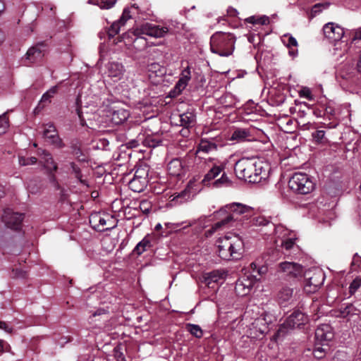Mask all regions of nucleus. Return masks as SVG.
Wrapping results in <instances>:
<instances>
[{
  "instance_id": "57",
  "label": "nucleus",
  "mask_w": 361,
  "mask_h": 361,
  "mask_svg": "<svg viewBox=\"0 0 361 361\" xmlns=\"http://www.w3.org/2000/svg\"><path fill=\"white\" fill-rule=\"evenodd\" d=\"M26 276V273L20 269H13V277L15 278H25Z\"/></svg>"
},
{
  "instance_id": "56",
  "label": "nucleus",
  "mask_w": 361,
  "mask_h": 361,
  "mask_svg": "<svg viewBox=\"0 0 361 361\" xmlns=\"http://www.w3.org/2000/svg\"><path fill=\"white\" fill-rule=\"evenodd\" d=\"M10 348L11 346L8 343L4 340H0V353H3L4 351H9Z\"/></svg>"
},
{
  "instance_id": "32",
  "label": "nucleus",
  "mask_w": 361,
  "mask_h": 361,
  "mask_svg": "<svg viewBox=\"0 0 361 361\" xmlns=\"http://www.w3.org/2000/svg\"><path fill=\"white\" fill-rule=\"evenodd\" d=\"M329 350V346L326 344H318L315 342L313 355L317 359H322L325 357L326 353Z\"/></svg>"
},
{
  "instance_id": "19",
  "label": "nucleus",
  "mask_w": 361,
  "mask_h": 361,
  "mask_svg": "<svg viewBox=\"0 0 361 361\" xmlns=\"http://www.w3.org/2000/svg\"><path fill=\"white\" fill-rule=\"evenodd\" d=\"M219 145L216 138H202L198 144L196 154L199 152L208 154L216 151Z\"/></svg>"
},
{
  "instance_id": "38",
  "label": "nucleus",
  "mask_w": 361,
  "mask_h": 361,
  "mask_svg": "<svg viewBox=\"0 0 361 361\" xmlns=\"http://www.w3.org/2000/svg\"><path fill=\"white\" fill-rule=\"evenodd\" d=\"M295 240L296 238L289 236L282 239L281 247L286 251L285 254H289V252L295 247Z\"/></svg>"
},
{
  "instance_id": "26",
  "label": "nucleus",
  "mask_w": 361,
  "mask_h": 361,
  "mask_svg": "<svg viewBox=\"0 0 361 361\" xmlns=\"http://www.w3.org/2000/svg\"><path fill=\"white\" fill-rule=\"evenodd\" d=\"M180 126L186 129L192 128L195 124V115L192 112H185L180 115Z\"/></svg>"
},
{
  "instance_id": "33",
  "label": "nucleus",
  "mask_w": 361,
  "mask_h": 361,
  "mask_svg": "<svg viewBox=\"0 0 361 361\" xmlns=\"http://www.w3.org/2000/svg\"><path fill=\"white\" fill-rule=\"evenodd\" d=\"M237 102L236 98L230 93H226L220 98V103L228 108L234 107Z\"/></svg>"
},
{
  "instance_id": "17",
  "label": "nucleus",
  "mask_w": 361,
  "mask_h": 361,
  "mask_svg": "<svg viewBox=\"0 0 361 361\" xmlns=\"http://www.w3.org/2000/svg\"><path fill=\"white\" fill-rule=\"evenodd\" d=\"M279 268L282 272L291 277H298L302 274V267L294 262H281L279 264Z\"/></svg>"
},
{
  "instance_id": "11",
  "label": "nucleus",
  "mask_w": 361,
  "mask_h": 361,
  "mask_svg": "<svg viewBox=\"0 0 361 361\" xmlns=\"http://www.w3.org/2000/svg\"><path fill=\"white\" fill-rule=\"evenodd\" d=\"M43 126V137L46 140V141L56 148H63L65 147V144L59 136L58 132L54 123H48L44 124Z\"/></svg>"
},
{
  "instance_id": "21",
  "label": "nucleus",
  "mask_w": 361,
  "mask_h": 361,
  "mask_svg": "<svg viewBox=\"0 0 361 361\" xmlns=\"http://www.w3.org/2000/svg\"><path fill=\"white\" fill-rule=\"evenodd\" d=\"M269 176V169L267 166H264L262 162L256 161V167L252 176V183H260L262 180H266Z\"/></svg>"
},
{
  "instance_id": "46",
  "label": "nucleus",
  "mask_w": 361,
  "mask_h": 361,
  "mask_svg": "<svg viewBox=\"0 0 361 361\" xmlns=\"http://www.w3.org/2000/svg\"><path fill=\"white\" fill-rule=\"evenodd\" d=\"M329 3L325 4H317L314 5L311 10V18L315 17L317 14H319L322 11V8H327L329 6Z\"/></svg>"
},
{
  "instance_id": "52",
  "label": "nucleus",
  "mask_w": 361,
  "mask_h": 361,
  "mask_svg": "<svg viewBox=\"0 0 361 361\" xmlns=\"http://www.w3.org/2000/svg\"><path fill=\"white\" fill-rule=\"evenodd\" d=\"M8 127V120L6 114L0 116V134L4 133Z\"/></svg>"
},
{
  "instance_id": "39",
  "label": "nucleus",
  "mask_w": 361,
  "mask_h": 361,
  "mask_svg": "<svg viewBox=\"0 0 361 361\" xmlns=\"http://www.w3.org/2000/svg\"><path fill=\"white\" fill-rule=\"evenodd\" d=\"M339 311L341 316L343 317L358 314V310L352 304H348L345 307H341Z\"/></svg>"
},
{
  "instance_id": "43",
  "label": "nucleus",
  "mask_w": 361,
  "mask_h": 361,
  "mask_svg": "<svg viewBox=\"0 0 361 361\" xmlns=\"http://www.w3.org/2000/svg\"><path fill=\"white\" fill-rule=\"evenodd\" d=\"M213 185L216 188L228 187L231 185V181L225 173H223L221 178L216 180Z\"/></svg>"
},
{
  "instance_id": "1",
  "label": "nucleus",
  "mask_w": 361,
  "mask_h": 361,
  "mask_svg": "<svg viewBox=\"0 0 361 361\" xmlns=\"http://www.w3.org/2000/svg\"><path fill=\"white\" fill-rule=\"evenodd\" d=\"M219 256L224 260L238 259L241 257L244 243L238 235H225L217 241Z\"/></svg>"
},
{
  "instance_id": "3",
  "label": "nucleus",
  "mask_w": 361,
  "mask_h": 361,
  "mask_svg": "<svg viewBox=\"0 0 361 361\" xmlns=\"http://www.w3.org/2000/svg\"><path fill=\"white\" fill-rule=\"evenodd\" d=\"M218 216L226 214L230 222L233 226H238V222L248 219L251 216V208L247 205L233 202L227 204L216 212Z\"/></svg>"
},
{
  "instance_id": "50",
  "label": "nucleus",
  "mask_w": 361,
  "mask_h": 361,
  "mask_svg": "<svg viewBox=\"0 0 361 361\" xmlns=\"http://www.w3.org/2000/svg\"><path fill=\"white\" fill-rule=\"evenodd\" d=\"M161 142V140L154 139L152 137H147L143 141V144L145 146H148L149 147H153V148L159 146Z\"/></svg>"
},
{
  "instance_id": "14",
  "label": "nucleus",
  "mask_w": 361,
  "mask_h": 361,
  "mask_svg": "<svg viewBox=\"0 0 361 361\" xmlns=\"http://www.w3.org/2000/svg\"><path fill=\"white\" fill-rule=\"evenodd\" d=\"M323 31L325 37L332 42L341 40L344 35L343 28L334 23L325 24Z\"/></svg>"
},
{
  "instance_id": "62",
  "label": "nucleus",
  "mask_w": 361,
  "mask_h": 361,
  "mask_svg": "<svg viewBox=\"0 0 361 361\" xmlns=\"http://www.w3.org/2000/svg\"><path fill=\"white\" fill-rule=\"evenodd\" d=\"M148 204L147 202V201H142L140 203V208L144 212H149V209L146 207V206Z\"/></svg>"
},
{
  "instance_id": "40",
  "label": "nucleus",
  "mask_w": 361,
  "mask_h": 361,
  "mask_svg": "<svg viewBox=\"0 0 361 361\" xmlns=\"http://www.w3.org/2000/svg\"><path fill=\"white\" fill-rule=\"evenodd\" d=\"M223 278V274L218 270L212 271L207 274L205 276V282L209 285L211 283L218 282L219 279Z\"/></svg>"
},
{
  "instance_id": "55",
  "label": "nucleus",
  "mask_w": 361,
  "mask_h": 361,
  "mask_svg": "<svg viewBox=\"0 0 361 361\" xmlns=\"http://www.w3.org/2000/svg\"><path fill=\"white\" fill-rule=\"evenodd\" d=\"M254 223L257 226H266L269 224V221L264 217H257L254 219Z\"/></svg>"
},
{
  "instance_id": "41",
  "label": "nucleus",
  "mask_w": 361,
  "mask_h": 361,
  "mask_svg": "<svg viewBox=\"0 0 361 361\" xmlns=\"http://www.w3.org/2000/svg\"><path fill=\"white\" fill-rule=\"evenodd\" d=\"M58 86L51 87L49 90L43 94L39 105L43 103H50L51 99L56 94Z\"/></svg>"
},
{
  "instance_id": "51",
  "label": "nucleus",
  "mask_w": 361,
  "mask_h": 361,
  "mask_svg": "<svg viewBox=\"0 0 361 361\" xmlns=\"http://www.w3.org/2000/svg\"><path fill=\"white\" fill-rule=\"evenodd\" d=\"M361 286V276L355 278L350 283L349 289L350 294H354Z\"/></svg>"
},
{
  "instance_id": "4",
  "label": "nucleus",
  "mask_w": 361,
  "mask_h": 361,
  "mask_svg": "<svg viewBox=\"0 0 361 361\" xmlns=\"http://www.w3.org/2000/svg\"><path fill=\"white\" fill-rule=\"evenodd\" d=\"M288 185L293 191L301 195L310 193L315 187L312 179L303 173H295L289 180Z\"/></svg>"
},
{
  "instance_id": "58",
  "label": "nucleus",
  "mask_w": 361,
  "mask_h": 361,
  "mask_svg": "<svg viewBox=\"0 0 361 361\" xmlns=\"http://www.w3.org/2000/svg\"><path fill=\"white\" fill-rule=\"evenodd\" d=\"M298 46V42L295 37L291 35L288 36V41L287 47L290 49L292 47H296Z\"/></svg>"
},
{
  "instance_id": "61",
  "label": "nucleus",
  "mask_w": 361,
  "mask_h": 361,
  "mask_svg": "<svg viewBox=\"0 0 361 361\" xmlns=\"http://www.w3.org/2000/svg\"><path fill=\"white\" fill-rule=\"evenodd\" d=\"M185 222H181V223H176V224H173V223H166L165 225L166 226V227L168 228H178V227H180V226H182Z\"/></svg>"
},
{
  "instance_id": "59",
  "label": "nucleus",
  "mask_w": 361,
  "mask_h": 361,
  "mask_svg": "<svg viewBox=\"0 0 361 361\" xmlns=\"http://www.w3.org/2000/svg\"><path fill=\"white\" fill-rule=\"evenodd\" d=\"M300 94V96L305 97L307 99H308L309 100L312 99V94H311L310 89H308V88H305V89L302 90Z\"/></svg>"
},
{
  "instance_id": "24",
  "label": "nucleus",
  "mask_w": 361,
  "mask_h": 361,
  "mask_svg": "<svg viewBox=\"0 0 361 361\" xmlns=\"http://www.w3.org/2000/svg\"><path fill=\"white\" fill-rule=\"evenodd\" d=\"M250 135V132L248 129L237 128L233 130L231 140H235L238 142H245L249 140Z\"/></svg>"
},
{
  "instance_id": "2",
  "label": "nucleus",
  "mask_w": 361,
  "mask_h": 361,
  "mask_svg": "<svg viewBox=\"0 0 361 361\" xmlns=\"http://www.w3.org/2000/svg\"><path fill=\"white\" fill-rule=\"evenodd\" d=\"M235 41L236 38L232 33L216 32L211 37L210 49L220 56L228 57L235 49Z\"/></svg>"
},
{
  "instance_id": "34",
  "label": "nucleus",
  "mask_w": 361,
  "mask_h": 361,
  "mask_svg": "<svg viewBox=\"0 0 361 361\" xmlns=\"http://www.w3.org/2000/svg\"><path fill=\"white\" fill-rule=\"evenodd\" d=\"M245 23H251L252 25H267L269 23V18L266 16L257 17L255 16L248 17L245 19Z\"/></svg>"
},
{
  "instance_id": "7",
  "label": "nucleus",
  "mask_w": 361,
  "mask_h": 361,
  "mask_svg": "<svg viewBox=\"0 0 361 361\" xmlns=\"http://www.w3.org/2000/svg\"><path fill=\"white\" fill-rule=\"evenodd\" d=\"M46 51L47 45L44 42H39L28 49L22 59V61L27 66L32 63H39L42 61Z\"/></svg>"
},
{
  "instance_id": "23",
  "label": "nucleus",
  "mask_w": 361,
  "mask_h": 361,
  "mask_svg": "<svg viewBox=\"0 0 361 361\" xmlns=\"http://www.w3.org/2000/svg\"><path fill=\"white\" fill-rule=\"evenodd\" d=\"M190 79V71L189 68L184 69L182 72V77L176 83L174 91L180 94L187 86L188 81Z\"/></svg>"
},
{
  "instance_id": "5",
  "label": "nucleus",
  "mask_w": 361,
  "mask_h": 361,
  "mask_svg": "<svg viewBox=\"0 0 361 361\" xmlns=\"http://www.w3.org/2000/svg\"><path fill=\"white\" fill-rule=\"evenodd\" d=\"M256 161L248 158H242L238 160L234 167L236 176L249 183H252Z\"/></svg>"
},
{
  "instance_id": "37",
  "label": "nucleus",
  "mask_w": 361,
  "mask_h": 361,
  "mask_svg": "<svg viewBox=\"0 0 361 361\" xmlns=\"http://www.w3.org/2000/svg\"><path fill=\"white\" fill-rule=\"evenodd\" d=\"M338 76L348 81L353 80L355 76L354 69L350 66L343 67L340 71Z\"/></svg>"
},
{
  "instance_id": "28",
  "label": "nucleus",
  "mask_w": 361,
  "mask_h": 361,
  "mask_svg": "<svg viewBox=\"0 0 361 361\" xmlns=\"http://www.w3.org/2000/svg\"><path fill=\"white\" fill-rule=\"evenodd\" d=\"M130 116L129 111L123 109H120L114 111L112 114L111 120L113 123L119 125L126 121Z\"/></svg>"
},
{
  "instance_id": "64",
  "label": "nucleus",
  "mask_w": 361,
  "mask_h": 361,
  "mask_svg": "<svg viewBox=\"0 0 361 361\" xmlns=\"http://www.w3.org/2000/svg\"><path fill=\"white\" fill-rule=\"evenodd\" d=\"M326 114H329L331 115H334L335 114V111L334 109H333L330 106H328L326 108Z\"/></svg>"
},
{
  "instance_id": "44",
  "label": "nucleus",
  "mask_w": 361,
  "mask_h": 361,
  "mask_svg": "<svg viewBox=\"0 0 361 361\" xmlns=\"http://www.w3.org/2000/svg\"><path fill=\"white\" fill-rule=\"evenodd\" d=\"M70 166L72 169V173L74 174L75 177L83 185H87V181L82 179V175L81 173V170L80 167L76 165L74 162L70 163Z\"/></svg>"
},
{
  "instance_id": "36",
  "label": "nucleus",
  "mask_w": 361,
  "mask_h": 361,
  "mask_svg": "<svg viewBox=\"0 0 361 361\" xmlns=\"http://www.w3.org/2000/svg\"><path fill=\"white\" fill-rule=\"evenodd\" d=\"M117 0H88L89 4L97 5L102 9H109L112 8Z\"/></svg>"
},
{
  "instance_id": "22",
  "label": "nucleus",
  "mask_w": 361,
  "mask_h": 361,
  "mask_svg": "<svg viewBox=\"0 0 361 361\" xmlns=\"http://www.w3.org/2000/svg\"><path fill=\"white\" fill-rule=\"evenodd\" d=\"M168 173L170 176L180 177L184 173L182 161L179 159H173L168 164Z\"/></svg>"
},
{
  "instance_id": "42",
  "label": "nucleus",
  "mask_w": 361,
  "mask_h": 361,
  "mask_svg": "<svg viewBox=\"0 0 361 361\" xmlns=\"http://www.w3.org/2000/svg\"><path fill=\"white\" fill-rule=\"evenodd\" d=\"M186 329L192 336L197 338H200L203 336V331L197 324H187Z\"/></svg>"
},
{
  "instance_id": "30",
  "label": "nucleus",
  "mask_w": 361,
  "mask_h": 361,
  "mask_svg": "<svg viewBox=\"0 0 361 361\" xmlns=\"http://www.w3.org/2000/svg\"><path fill=\"white\" fill-rule=\"evenodd\" d=\"M252 287V281L245 279H239L236 282L235 290L238 293L242 291V295H247Z\"/></svg>"
},
{
  "instance_id": "9",
  "label": "nucleus",
  "mask_w": 361,
  "mask_h": 361,
  "mask_svg": "<svg viewBox=\"0 0 361 361\" xmlns=\"http://www.w3.org/2000/svg\"><path fill=\"white\" fill-rule=\"evenodd\" d=\"M148 171L145 168L137 169L134 174V177L131 179L128 185L134 192H140L145 190L148 183Z\"/></svg>"
},
{
  "instance_id": "16",
  "label": "nucleus",
  "mask_w": 361,
  "mask_h": 361,
  "mask_svg": "<svg viewBox=\"0 0 361 361\" xmlns=\"http://www.w3.org/2000/svg\"><path fill=\"white\" fill-rule=\"evenodd\" d=\"M308 322V317L303 312L297 310H295L286 320L284 325L288 328L294 329Z\"/></svg>"
},
{
  "instance_id": "48",
  "label": "nucleus",
  "mask_w": 361,
  "mask_h": 361,
  "mask_svg": "<svg viewBox=\"0 0 361 361\" xmlns=\"http://www.w3.org/2000/svg\"><path fill=\"white\" fill-rule=\"evenodd\" d=\"M18 161L20 166H27L36 164L37 159L35 157H30L27 158H25L24 157H19Z\"/></svg>"
},
{
  "instance_id": "6",
  "label": "nucleus",
  "mask_w": 361,
  "mask_h": 361,
  "mask_svg": "<svg viewBox=\"0 0 361 361\" xmlns=\"http://www.w3.org/2000/svg\"><path fill=\"white\" fill-rule=\"evenodd\" d=\"M213 159H201L198 157L196 160V166L198 169L205 170L207 168H209L208 172L204 175V178L202 182L203 184L207 185L209 184L211 180L214 179L224 169L223 165H216L213 164L212 166L210 164L212 163Z\"/></svg>"
},
{
  "instance_id": "49",
  "label": "nucleus",
  "mask_w": 361,
  "mask_h": 361,
  "mask_svg": "<svg viewBox=\"0 0 361 361\" xmlns=\"http://www.w3.org/2000/svg\"><path fill=\"white\" fill-rule=\"evenodd\" d=\"M312 135L315 142L318 143L324 142L326 140L324 130H317L314 133H313Z\"/></svg>"
},
{
  "instance_id": "47",
  "label": "nucleus",
  "mask_w": 361,
  "mask_h": 361,
  "mask_svg": "<svg viewBox=\"0 0 361 361\" xmlns=\"http://www.w3.org/2000/svg\"><path fill=\"white\" fill-rule=\"evenodd\" d=\"M122 23H120V20L114 22L110 27L108 31V35L110 37H114L116 34L118 33L121 27L123 26Z\"/></svg>"
},
{
  "instance_id": "54",
  "label": "nucleus",
  "mask_w": 361,
  "mask_h": 361,
  "mask_svg": "<svg viewBox=\"0 0 361 361\" xmlns=\"http://www.w3.org/2000/svg\"><path fill=\"white\" fill-rule=\"evenodd\" d=\"M0 329H3L8 334H13V328L10 326L6 322L0 321Z\"/></svg>"
},
{
  "instance_id": "53",
  "label": "nucleus",
  "mask_w": 361,
  "mask_h": 361,
  "mask_svg": "<svg viewBox=\"0 0 361 361\" xmlns=\"http://www.w3.org/2000/svg\"><path fill=\"white\" fill-rule=\"evenodd\" d=\"M131 18L130 15V11L128 8H125L123 10V14L121 17L120 18L119 20L120 23H122V25H125L126 21Z\"/></svg>"
},
{
  "instance_id": "27",
  "label": "nucleus",
  "mask_w": 361,
  "mask_h": 361,
  "mask_svg": "<svg viewBox=\"0 0 361 361\" xmlns=\"http://www.w3.org/2000/svg\"><path fill=\"white\" fill-rule=\"evenodd\" d=\"M228 226H233V224H231L226 216H225L222 219L214 224L210 229L207 230L206 231V235L207 236H210L217 231L224 229Z\"/></svg>"
},
{
  "instance_id": "12",
  "label": "nucleus",
  "mask_w": 361,
  "mask_h": 361,
  "mask_svg": "<svg viewBox=\"0 0 361 361\" xmlns=\"http://www.w3.org/2000/svg\"><path fill=\"white\" fill-rule=\"evenodd\" d=\"M334 337L332 327L327 324H323L319 326L315 330V342L318 344L329 345Z\"/></svg>"
},
{
  "instance_id": "45",
  "label": "nucleus",
  "mask_w": 361,
  "mask_h": 361,
  "mask_svg": "<svg viewBox=\"0 0 361 361\" xmlns=\"http://www.w3.org/2000/svg\"><path fill=\"white\" fill-rule=\"evenodd\" d=\"M275 230V234L278 238H280L282 239L286 238L290 235V233L288 231L286 228H285L282 225H277L274 228Z\"/></svg>"
},
{
  "instance_id": "29",
  "label": "nucleus",
  "mask_w": 361,
  "mask_h": 361,
  "mask_svg": "<svg viewBox=\"0 0 361 361\" xmlns=\"http://www.w3.org/2000/svg\"><path fill=\"white\" fill-rule=\"evenodd\" d=\"M151 246L152 245L150 238L148 235H147L140 243L137 244V245L133 249V252L136 254L137 255H140Z\"/></svg>"
},
{
  "instance_id": "60",
  "label": "nucleus",
  "mask_w": 361,
  "mask_h": 361,
  "mask_svg": "<svg viewBox=\"0 0 361 361\" xmlns=\"http://www.w3.org/2000/svg\"><path fill=\"white\" fill-rule=\"evenodd\" d=\"M238 13V11L234 8L229 7L227 9V14H228V16H229L231 17H235V16H237Z\"/></svg>"
},
{
  "instance_id": "20",
  "label": "nucleus",
  "mask_w": 361,
  "mask_h": 361,
  "mask_svg": "<svg viewBox=\"0 0 361 361\" xmlns=\"http://www.w3.org/2000/svg\"><path fill=\"white\" fill-rule=\"evenodd\" d=\"M92 218L94 222H98L97 226L99 230H111L115 227V225L110 224V221H113V217L109 214H104L103 216L95 214Z\"/></svg>"
},
{
  "instance_id": "10",
  "label": "nucleus",
  "mask_w": 361,
  "mask_h": 361,
  "mask_svg": "<svg viewBox=\"0 0 361 361\" xmlns=\"http://www.w3.org/2000/svg\"><path fill=\"white\" fill-rule=\"evenodd\" d=\"M1 219L6 227L18 231L21 228L24 214L14 212L11 209H6L4 210Z\"/></svg>"
},
{
  "instance_id": "63",
  "label": "nucleus",
  "mask_w": 361,
  "mask_h": 361,
  "mask_svg": "<svg viewBox=\"0 0 361 361\" xmlns=\"http://www.w3.org/2000/svg\"><path fill=\"white\" fill-rule=\"evenodd\" d=\"M355 38L361 39V28H359L355 31Z\"/></svg>"
},
{
  "instance_id": "13",
  "label": "nucleus",
  "mask_w": 361,
  "mask_h": 361,
  "mask_svg": "<svg viewBox=\"0 0 361 361\" xmlns=\"http://www.w3.org/2000/svg\"><path fill=\"white\" fill-rule=\"evenodd\" d=\"M106 74L114 82L121 80L125 74L126 69L121 63L111 61L106 65Z\"/></svg>"
},
{
  "instance_id": "8",
  "label": "nucleus",
  "mask_w": 361,
  "mask_h": 361,
  "mask_svg": "<svg viewBox=\"0 0 361 361\" xmlns=\"http://www.w3.org/2000/svg\"><path fill=\"white\" fill-rule=\"evenodd\" d=\"M305 276L304 290L307 293L316 292L324 281V274L320 270L306 272Z\"/></svg>"
},
{
  "instance_id": "35",
  "label": "nucleus",
  "mask_w": 361,
  "mask_h": 361,
  "mask_svg": "<svg viewBox=\"0 0 361 361\" xmlns=\"http://www.w3.org/2000/svg\"><path fill=\"white\" fill-rule=\"evenodd\" d=\"M147 71L149 73V77L154 74L155 76H161L164 75V68L158 63H152L147 66Z\"/></svg>"
},
{
  "instance_id": "25",
  "label": "nucleus",
  "mask_w": 361,
  "mask_h": 361,
  "mask_svg": "<svg viewBox=\"0 0 361 361\" xmlns=\"http://www.w3.org/2000/svg\"><path fill=\"white\" fill-rule=\"evenodd\" d=\"M293 290L292 288L285 287L281 288L278 294V300L281 305L286 306L287 303L292 301Z\"/></svg>"
},
{
  "instance_id": "31",
  "label": "nucleus",
  "mask_w": 361,
  "mask_h": 361,
  "mask_svg": "<svg viewBox=\"0 0 361 361\" xmlns=\"http://www.w3.org/2000/svg\"><path fill=\"white\" fill-rule=\"evenodd\" d=\"M71 148L72 149V154L78 161L82 162L87 161V159L80 149V145L79 144L78 141H72L71 144Z\"/></svg>"
},
{
  "instance_id": "18",
  "label": "nucleus",
  "mask_w": 361,
  "mask_h": 361,
  "mask_svg": "<svg viewBox=\"0 0 361 361\" xmlns=\"http://www.w3.org/2000/svg\"><path fill=\"white\" fill-rule=\"evenodd\" d=\"M37 154L40 157L41 161L44 163V167L51 173L56 171L58 166L54 161L51 154L44 149H38Z\"/></svg>"
},
{
  "instance_id": "15",
  "label": "nucleus",
  "mask_w": 361,
  "mask_h": 361,
  "mask_svg": "<svg viewBox=\"0 0 361 361\" xmlns=\"http://www.w3.org/2000/svg\"><path fill=\"white\" fill-rule=\"evenodd\" d=\"M140 30L142 34L155 38L164 37L169 32L167 27L160 26L147 23L141 26Z\"/></svg>"
}]
</instances>
